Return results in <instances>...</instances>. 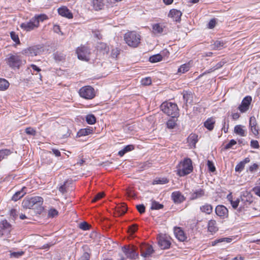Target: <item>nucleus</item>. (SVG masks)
<instances>
[{
    "mask_svg": "<svg viewBox=\"0 0 260 260\" xmlns=\"http://www.w3.org/2000/svg\"><path fill=\"white\" fill-rule=\"evenodd\" d=\"M157 240L158 244L161 249H166L170 247L171 242L165 235H159L157 238Z\"/></svg>",
    "mask_w": 260,
    "mask_h": 260,
    "instance_id": "14",
    "label": "nucleus"
},
{
    "mask_svg": "<svg viewBox=\"0 0 260 260\" xmlns=\"http://www.w3.org/2000/svg\"><path fill=\"white\" fill-rule=\"evenodd\" d=\"M223 45L224 43L222 41H216L214 44V47L217 50H219Z\"/></svg>",
    "mask_w": 260,
    "mask_h": 260,
    "instance_id": "48",
    "label": "nucleus"
},
{
    "mask_svg": "<svg viewBox=\"0 0 260 260\" xmlns=\"http://www.w3.org/2000/svg\"><path fill=\"white\" fill-rule=\"evenodd\" d=\"M205 190L203 189L199 188L192 190L190 193V199L195 200L204 196Z\"/></svg>",
    "mask_w": 260,
    "mask_h": 260,
    "instance_id": "17",
    "label": "nucleus"
},
{
    "mask_svg": "<svg viewBox=\"0 0 260 260\" xmlns=\"http://www.w3.org/2000/svg\"><path fill=\"white\" fill-rule=\"evenodd\" d=\"M25 133L27 134L31 135V136H35L36 134V130L34 128L30 127H27L25 129Z\"/></svg>",
    "mask_w": 260,
    "mask_h": 260,
    "instance_id": "50",
    "label": "nucleus"
},
{
    "mask_svg": "<svg viewBox=\"0 0 260 260\" xmlns=\"http://www.w3.org/2000/svg\"><path fill=\"white\" fill-rule=\"evenodd\" d=\"M79 93L80 96L87 100L92 99L95 96L94 89L90 86L82 87Z\"/></svg>",
    "mask_w": 260,
    "mask_h": 260,
    "instance_id": "8",
    "label": "nucleus"
},
{
    "mask_svg": "<svg viewBox=\"0 0 260 260\" xmlns=\"http://www.w3.org/2000/svg\"><path fill=\"white\" fill-rule=\"evenodd\" d=\"M241 204L239 210L242 211V208L247 207L253 202V197L251 193L247 191H243L240 196Z\"/></svg>",
    "mask_w": 260,
    "mask_h": 260,
    "instance_id": "6",
    "label": "nucleus"
},
{
    "mask_svg": "<svg viewBox=\"0 0 260 260\" xmlns=\"http://www.w3.org/2000/svg\"><path fill=\"white\" fill-rule=\"evenodd\" d=\"M137 209L140 214H143L145 211V207L143 204H140L136 206Z\"/></svg>",
    "mask_w": 260,
    "mask_h": 260,
    "instance_id": "53",
    "label": "nucleus"
},
{
    "mask_svg": "<svg viewBox=\"0 0 260 260\" xmlns=\"http://www.w3.org/2000/svg\"><path fill=\"white\" fill-rule=\"evenodd\" d=\"M58 14L61 16L69 19L73 18V14L66 7H60L58 9Z\"/></svg>",
    "mask_w": 260,
    "mask_h": 260,
    "instance_id": "19",
    "label": "nucleus"
},
{
    "mask_svg": "<svg viewBox=\"0 0 260 260\" xmlns=\"http://www.w3.org/2000/svg\"><path fill=\"white\" fill-rule=\"evenodd\" d=\"M258 165L257 164H253L249 167L248 170L250 172L253 173L257 171Z\"/></svg>",
    "mask_w": 260,
    "mask_h": 260,
    "instance_id": "52",
    "label": "nucleus"
},
{
    "mask_svg": "<svg viewBox=\"0 0 260 260\" xmlns=\"http://www.w3.org/2000/svg\"><path fill=\"white\" fill-rule=\"evenodd\" d=\"M176 124V121L174 119H170L166 123L167 126L168 128H174Z\"/></svg>",
    "mask_w": 260,
    "mask_h": 260,
    "instance_id": "42",
    "label": "nucleus"
},
{
    "mask_svg": "<svg viewBox=\"0 0 260 260\" xmlns=\"http://www.w3.org/2000/svg\"><path fill=\"white\" fill-rule=\"evenodd\" d=\"M25 188H26L24 187L21 189V190L17 191L12 197V200L14 201H17L20 198L23 197L24 195L26 193V192L24 191V189Z\"/></svg>",
    "mask_w": 260,
    "mask_h": 260,
    "instance_id": "28",
    "label": "nucleus"
},
{
    "mask_svg": "<svg viewBox=\"0 0 260 260\" xmlns=\"http://www.w3.org/2000/svg\"><path fill=\"white\" fill-rule=\"evenodd\" d=\"M244 126L241 125H237L234 127V132L237 135L242 137H245L246 135V132L243 129Z\"/></svg>",
    "mask_w": 260,
    "mask_h": 260,
    "instance_id": "27",
    "label": "nucleus"
},
{
    "mask_svg": "<svg viewBox=\"0 0 260 260\" xmlns=\"http://www.w3.org/2000/svg\"><path fill=\"white\" fill-rule=\"evenodd\" d=\"M10 36L12 40L15 42L16 44H20V40L18 36L14 31L10 32Z\"/></svg>",
    "mask_w": 260,
    "mask_h": 260,
    "instance_id": "43",
    "label": "nucleus"
},
{
    "mask_svg": "<svg viewBox=\"0 0 260 260\" xmlns=\"http://www.w3.org/2000/svg\"><path fill=\"white\" fill-rule=\"evenodd\" d=\"M40 51L39 48L36 46L30 47L24 50V52L25 54L31 56L37 55Z\"/></svg>",
    "mask_w": 260,
    "mask_h": 260,
    "instance_id": "18",
    "label": "nucleus"
},
{
    "mask_svg": "<svg viewBox=\"0 0 260 260\" xmlns=\"http://www.w3.org/2000/svg\"><path fill=\"white\" fill-rule=\"evenodd\" d=\"M183 99L186 104H191L193 102V94L190 91H183Z\"/></svg>",
    "mask_w": 260,
    "mask_h": 260,
    "instance_id": "24",
    "label": "nucleus"
},
{
    "mask_svg": "<svg viewBox=\"0 0 260 260\" xmlns=\"http://www.w3.org/2000/svg\"><path fill=\"white\" fill-rule=\"evenodd\" d=\"M127 208L126 205L124 203H122L121 205L117 207V211L119 216H121L125 214L126 212Z\"/></svg>",
    "mask_w": 260,
    "mask_h": 260,
    "instance_id": "34",
    "label": "nucleus"
},
{
    "mask_svg": "<svg viewBox=\"0 0 260 260\" xmlns=\"http://www.w3.org/2000/svg\"><path fill=\"white\" fill-rule=\"evenodd\" d=\"M43 199L41 197H26L23 201L22 205L24 208L30 209L41 206Z\"/></svg>",
    "mask_w": 260,
    "mask_h": 260,
    "instance_id": "5",
    "label": "nucleus"
},
{
    "mask_svg": "<svg viewBox=\"0 0 260 260\" xmlns=\"http://www.w3.org/2000/svg\"><path fill=\"white\" fill-rule=\"evenodd\" d=\"M241 202V200H240V199H237L236 201H233L231 203V204L232 205V207L236 209L237 208V207H238L239 206V203Z\"/></svg>",
    "mask_w": 260,
    "mask_h": 260,
    "instance_id": "57",
    "label": "nucleus"
},
{
    "mask_svg": "<svg viewBox=\"0 0 260 260\" xmlns=\"http://www.w3.org/2000/svg\"><path fill=\"white\" fill-rule=\"evenodd\" d=\"M251 101L252 98L250 96L245 97L238 107L239 110L242 113L246 112L249 108Z\"/></svg>",
    "mask_w": 260,
    "mask_h": 260,
    "instance_id": "13",
    "label": "nucleus"
},
{
    "mask_svg": "<svg viewBox=\"0 0 260 260\" xmlns=\"http://www.w3.org/2000/svg\"><path fill=\"white\" fill-rule=\"evenodd\" d=\"M141 255L144 257H149L154 252L153 247L151 245L142 244L140 245Z\"/></svg>",
    "mask_w": 260,
    "mask_h": 260,
    "instance_id": "12",
    "label": "nucleus"
},
{
    "mask_svg": "<svg viewBox=\"0 0 260 260\" xmlns=\"http://www.w3.org/2000/svg\"><path fill=\"white\" fill-rule=\"evenodd\" d=\"M193 170L192 161L189 158H185L177 166V174L180 177L186 176Z\"/></svg>",
    "mask_w": 260,
    "mask_h": 260,
    "instance_id": "2",
    "label": "nucleus"
},
{
    "mask_svg": "<svg viewBox=\"0 0 260 260\" xmlns=\"http://www.w3.org/2000/svg\"><path fill=\"white\" fill-rule=\"evenodd\" d=\"M190 69L189 63H185L181 65L178 70V72L180 73H185L189 71Z\"/></svg>",
    "mask_w": 260,
    "mask_h": 260,
    "instance_id": "38",
    "label": "nucleus"
},
{
    "mask_svg": "<svg viewBox=\"0 0 260 260\" xmlns=\"http://www.w3.org/2000/svg\"><path fill=\"white\" fill-rule=\"evenodd\" d=\"M9 86V83L5 79L0 78V90H5Z\"/></svg>",
    "mask_w": 260,
    "mask_h": 260,
    "instance_id": "35",
    "label": "nucleus"
},
{
    "mask_svg": "<svg viewBox=\"0 0 260 260\" xmlns=\"http://www.w3.org/2000/svg\"><path fill=\"white\" fill-rule=\"evenodd\" d=\"M171 198L175 204H180L185 200V198L180 191H174L172 193Z\"/></svg>",
    "mask_w": 260,
    "mask_h": 260,
    "instance_id": "16",
    "label": "nucleus"
},
{
    "mask_svg": "<svg viewBox=\"0 0 260 260\" xmlns=\"http://www.w3.org/2000/svg\"><path fill=\"white\" fill-rule=\"evenodd\" d=\"M11 153V151L9 149L0 150V161L6 158L8 155Z\"/></svg>",
    "mask_w": 260,
    "mask_h": 260,
    "instance_id": "36",
    "label": "nucleus"
},
{
    "mask_svg": "<svg viewBox=\"0 0 260 260\" xmlns=\"http://www.w3.org/2000/svg\"><path fill=\"white\" fill-rule=\"evenodd\" d=\"M165 28L162 24L156 23L152 25L153 32L155 34H160L164 31Z\"/></svg>",
    "mask_w": 260,
    "mask_h": 260,
    "instance_id": "26",
    "label": "nucleus"
},
{
    "mask_svg": "<svg viewBox=\"0 0 260 260\" xmlns=\"http://www.w3.org/2000/svg\"><path fill=\"white\" fill-rule=\"evenodd\" d=\"M245 165L242 163L241 161H240L239 163H238L236 167H235V171L241 172L243 169L244 168Z\"/></svg>",
    "mask_w": 260,
    "mask_h": 260,
    "instance_id": "49",
    "label": "nucleus"
},
{
    "mask_svg": "<svg viewBox=\"0 0 260 260\" xmlns=\"http://www.w3.org/2000/svg\"><path fill=\"white\" fill-rule=\"evenodd\" d=\"M174 234L176 237L180 241H184L186 239L184 232L180 228H175Z\"/></svg>",
    "mask_w": 260,
    "mask_h": 260,
    "instance_id": "23",
    "label": "nucleus"
},
{
    "mask_svg": "<svg viewBox=\"0 0 260 260\" xmlns=\"http://www.w3.org/2000/svg\"><path fill=\"white\" fill-rule=\"evenodd\" d=\"M122 252L125 254L126 257L131 259H135L138 257V253L136 251L135 247H130L129 246H124L121 248Z\"/></svg>",
    "mask_w": 260,
    "mask_h": 260,
    "instance_id": "11",
    "label": "nucleus"
},
{
    "mask_svg": "<svg viewBox=\"0 0 260 260\" xmlns=\"http://www.w3.org/2000/svg\"><path fill=\"white\" fill-rule=\"evenodd\" d=\"M257 122L256 121V119L254 116H252L249 119V127L250 128L252 127H253L255 124H256Z\"/></svg>",
    "mask_w": 260,
    "mask_h": 260,
    "instance_id": "61",
    "label": "nucleus"
},
{
    "mask_svg": "<svg viewBox=\"0 0 260 260\" xmlns=\"http://www.w3.org/2000/svg\"><path fill=\"white\" fill-rule=\"evenodd\" d=\"M141 82L143 85H149L151 84L152 80L150 77H146L142 79Z\"/></svg>",
    "mask_w": 260,
    "mask_h": 260,
    "instance_id": "45",
    "label": "nucleus"
},
{
    "mask_svg": "<svg viewBox=\"0 0 260 260\" xmlns=\"http://www.w3.org/2000/svg\"><path fill=\"white\" fill-rule=\"evenodd\" d=\"M216 215L221 218H225L228 216V210L223 205H218L215 208Z\"/></svg>",
    "mask_w": 260,
    "mask_h": 260,
    "instance_id": "15",
    "label": "nucleus"
},
{
    "mask_svg": "<svg viewBox=\"0 0 260 260\" xmlns=\"http://www.w3.org/2000/svg\"><path fill=\"white\" fill-rule=\"evenodd\" d=\"M118 258H107L104 259V260H124V257H123L122 254L121 253H118Z\"/></svg>",
    "mask_w": 260,
    "mask_h": 260,
    "instance_id": "64",
    "label": "nucleus"
},
{
    "mask_svg": "<svg viewBox=\"0 0 260 260\" xmlns=\"http://www.w3.org/2000/svg\"><path fill=\"white\" fill-rule=\"evenodd\" d=\"M86 121L89 124H93L96 122V118L94 115L88 114L86 116Z\"/></svg>",
    "mask_w": 260,
    "mask_h": 260,
    "instance_id": "39",
    "label": "nucleus"
},
{
    "mask_svg": "<svg viewBox=\"0 0 260 260\" xmlns=\"http://www.w3.org/2000/svg\"><path fill=\"white\" fill-rule=\"evenodd\" d=\"M58 211L54 208H51L48 211V217L53 218L58 215Z\"/></svg>",
    "mask_w": 260,
    "mask_h": 260,
    "instance_id": "44",
    "label": "nucleus"
},
{
    "mask_svg": "<svg viewBox=\"0 0 260 260\" xmlns=\"http://www.w3.org/2000/svg\"><path fill=\"white\" fill-rule=\"evenodd\" d=\"M48 19V17L44 14L35 15L29 21L25 22L20 24V27L24 30L29 31L39 26L40 22Z\"/></svg>",
    "mask_w": 260,
    "mask_h": 260,
    "instance_id": "1",
    "label": "nucleus"
},
{
    "mask_svg": "<svg viewBox=\"0 0 260 260\" xmlns=\"http://www.w3.org/2000/svg\"><path fill=\"white\" fill-rule=\"evenodd\" d=\"M207 166L210 171L213 172L215 171V167L211 161L209 160L207 161Z\"/></svg>",
    "mask_w": 260,
    "mask_h": 260,
    "instance_id": "51",
    "label": "nucleus"
},
{
    "mask_svg": "<svg viewBox=\"0 0 260 260\" xmlns=\"http://www.w3.org/2000/svg\"><path fill=\"white\" fill-rule=\"evenodd\" d=\"M213 209V206L208 203H205L200 207L201 212L208 215L212 213Z\"/></svg>",
    "mask_w": 260,
    "mask_h": 260,
    "instance_id": "22",
    "label": "nucleus"
},
{
    "mask_svg": "<svg viewBox=\"0 0 260 260\" xmlns=\"http://www.w3.org/2000/svg\"><path fill=\"white\" fill-rule=\"evenodd\" d=\"M169 17L172 18L176 21H179L181 20L182 12L176 9H172L170 11Z\"/></svg>",
    "mask_w": 260,
    "mask_h": 260,
    "instance_id": "20",
    "label": "nucleus"
},
{
    "mask_svg": "<svg viewBox=\"0 0 260 260\" xmlns=\"http://www.w3.org/2000/svg\"><path fill=\"white\" fill-rule=\"evenodd\" d=\"M164 206L162 204H159L155 201H153L151 203V209L158 210L162 209Z\"/></svg>",
    "mask_w": 260,
    "mask_h": 260,
    "instance_id": "41",
    "label": "nucleus"
},
{
    "mask_svg": "<svg viewBox=\"0 0 260 260\" xmlns=\"http://www.w3.org/2000/svg\"><path fill=\"white\" fill-rule=\"evenodd\" d=\"M105 195L104 192H101L96 194L92 200V202L94 203L102 199Z\"/></svg>",
    "mask_w": 260,
    "mask_h": 260,
    "instance_id": "47",
    "label": "nucleus"
},
{
    "mask_svg": "<svg viewBox=\"0 0 260 260\" xmlns=\"http://www.w3.org/2000/svg\"><path fill=\"white\" fill-rule=\"evenodd\" d=\"M54 58L56 60L62 61L64 59V56L62 54L57 52L54 54Z\"/></svg>",
    "mask_w": 260,
    "mask_h": 260,
    "instance_id": "54",
    "label": "nucleus"
},
{
    "mask_svg": "<svg viewBox=\"0 0 260 260\" xmlns=\"http://www.w3.org/2000/svg\"><path fill=\"white\" fill-rule=\"evenodd\" d=\"M188 142L191 148H194L197 142V136L194 134L189 136Z\"/></svg>",
    "mask_w": 260,
    "mask_h": 260,
    "instance_id": "32",
    "label": "nucleus"
},
{
    "mask_svg": "<svg viewBox=\"0 0 260 260\" xmlns=\"http://www.w3.org/2000/svg\"><path fill=\"white\" fill-rule=\"evenodd\" d=\"M252 190L255 194L260 197V183L258 185L253 187Z\"/></svg>",
    "mask_w": 260,
    "mask_h": 260,
    "instance_id": "62",
    "label": "nucleus"
},
{
    "mask_svg": "<svg viewBox=\"0 0 260 260\" xmlns=\"http://www.w3.org/2000/svg\"><path fill=\"white\" fill-rule=\"evenodd\" d=\"M7 62L12 68H19L22 64V60L21 57L17 54L10 55L7 58Z\"/></svg>",
    "mask_w": 260,
    "mask_h": 260,
    "instance_id": "10",
    "label": "nucleus"
},
{
    "mask_svg": "<svg viewBox=\"0 0 260 260\" xmlns=\"http://www.w3.org/2000/svg\"><path fill=\"white\" fill-rule=\"evenodd\" d=\"M91 6L95 11L102 10L105 6L104 0H92Z\"/></svg>",
    "mask_w": 260,
    "mask_h": 260,
    "instance_id": "21",
    "label": "nucleus"
},
{
    "mask_svg": "<svg viewBox=\"0 0 260 260\" xmlns=\"http://www.w3.org/2000/svg\"><path fill=\"white\" fill-rule=\"evenodd\" d=\"M124 39L129 46L136 47L140 43L141 36L136 31H128L125 34Z\"/></svg>",
    "mask_w": 260,
    "mask_h": 260,
    "instance_id": "4",
    "label": "nucleus"
},
{
    "mask_svg": "<svg viewBox=\"0 0 260 260\" xmlns=\"http://www.w3.org/2000/svg\"><path fill=\"white\" fill-rule=\"evenodd\" d=\"M90 255L87 252H84L79 260H89Z\"/></svg>",
    "mask_w": 260,
    "mask_h": 260,
    "instance_id": "63",
    "label": "nucleus"
},
{
    "mask_svg": "<svg viewBox=\"0 0 260 260\" xmlns=\"http://www.w3.org/2000/svg\"><path fill=\"white\" fill-rule=\"evenodd\" d=\"M162 111L168 116L173 118L177 117L179 114L177 105L174 103L165 102L160 106Z\"/></svg>",
    "mask_w": 260,
    "mask_h": 260,
    "instance_id": "3",
    "label": "nucleus"
},
{
    "mask_svg": "<svg viewBox=\"0 0 260 260\" xmlns=\"http://www.w3.org/2000/svg\"><path fill=\"white\" fill-rule=\"evenodd\" d=\"M134 148L135 147L133 145H128L118 152V155L120 156H123L126 152L134 150Z\"/></svg>",
    "mask_w": 260,
    "mask_h": 260,
    "instance_id": "31",
    "label": "nucleus"
},
{
    "mask_svg": "<svg viewBox=\"0 0 260 260\" xmlns=\"http://www.w3.org/2000/svg\"><path fill=\"white\" fill-rule=\"evenodd\" d=\"M119 52L120 51L117 48L113 49L111 52V56L114 58H117L119 54Z\"/></svg>",
    "mask_w": 260,
    "mask_h": 260,
    "instance_id": "60",
    "label": "nucleus"
},
{
    "mask_svg": "<svg viewBox=\"0 0 260 260\" xmlns=\"http://www.w3.org/2000/svg\"><path fill=\"white\" fill-rule=\"evenodd\" d=\"M232 239L230 238H222L218 239H216L212 242V246H215L217 244L221 242L230 243L232 241Z\"/></svg>",
    "mask_w": 260,
    "mask_h": 260,
    "instance_id": "33",
    "label": "nucleus"
},
{
    "mask_svg": "<svg viewBox=\"0 0 260 260\" xmlns=\"http://www.w3.org/2000/svg\"><path fill=\"white\" fill-rule=\"evenodd\" d=\"M12 230V225L6 219L0 222V235L5 238H9Z\"/></svg>",
    "mask_w": 260,
    "mask_h": 260,
    "instance_id": "7",
    "label": "nucleus"
},
{
    "mask_svg": "<svg viewBox=\"0 0 260 260\" xmlns=\"http://www.w3.org/2000/svg\"><path fill=\"white\" fill-rule=\"evenodd\" d=\"M216 22L215 19H212L208 23V28L210 29L213 28L216 25Z\"/></svg>",
    "mask_w": 260,
    "mask_h": 260,
    "instance_id": "59",
    "label": "nucleus"
},
{
    "mask_svg": "<svg viewBox=\"0 0 260 260\" xmlns=\"http://www.w3.org/2000/svg\"><path fill=\"white\" fill-rule=\"evenodd\" d=\"M162 58V56L160 54H157L150 56L149 58V61L151 62L154 63L161 61Z\"/></svg>",
    "mask_w": 260,
    "mask_h": 260,
    "instance_id": "37",
    "label": "nucleus"
},
{
    "mask_svg": "<svg viewBox=\"0 0 260 260\" xmlns=\"http://www.w3.org/2000/svg\"><path fill=\"white\" fill-rule=\"evenodd\" d=\"M79 227L83 230H87L89 228V225L86 222H83L80 224Z\"/></svg>",
    "mask_w": 260,
    "mask_h": 260,
    "instance_id": "58",
    "label": "nucleus"
},
{
    "mask_svg": "<svg viewBox=\"0 0 260 260\" xmlns=\"http://www.w3.org/2000/svg\"><path fill=\"white\" fill-rule=\"evenodd\" d=\"M208 230L211 233H215L218 231L216 222L215 220L211 219L208 221Z\"/></svg>",
    "mask_w": 260,
    "mask_h": 260,
    "instance_id": "25",
    "label": "nucleus"
},
{
    "mask_svg": "<svg viewBox=\"0 0 260 260\" xmlns=\"http://www.w3.org/2000/svg\"><path fill=\"white\" fill-rule=\"evenodd\" d=\"M169 182V180L166 178H156L153 182V184H165Z\"/></svg>",
    "mask_w": 260,
    "mask_h": 260,
    "instance_id": "40",
    "label": "nucleus"
},
{
    "mask_svg": "<svg viewBox=\"0 0 260 260\" xmlns=\"http://www.w3.org/2000/svg\"><path fill=\"white\" fill-rule=\"evenodd\" d=\"M250 129L254 135L257 136L258 135L259 128L257 124H255L253 127H252Z\"/></svg>",
    "mask_w": 260,
    "mask_h": 260,
    "instance_id": "56",
    "label": "nucleus"
},
{
    "mask_svg": "<svg viewBox=\"0 0 260 260\" xmlns=\"http://www.w3.org/2000/svg\"><path fill=\"white\" fill-rule=\"evenodd\" d=\"M93 130L91 128H86L81 129L77 133V136L79 137L87 136L92 133Z\"/></svg>",
    "mask_w": 260,
    "mask_h": 260,
    "instance_id": "30",
    "label": "nucleus"
},
{
    "mask_svg": "<svg viewBox=\"0 0 260 260\" xmlns=\"http://www.w3.org/2000/svg\"><path fill=\"white\" fill-rule=\"evenodd\" d=\"M76 53L80 60L87 61L90 59V52L87 47L81 46L78 47L76 50Z\"/></svg>",
    "mask_w": 260,
    "mask_h": 260,
    "instance_id": "9",
    "label": "nucleus"
},
{
    "mask_svg": "<svg viewBox=\"0 0 260 260\" xmlns=\"http://www.w3.org/2000/svg\"><path fill=\"white\" fill-rule=\"evenodd\" d=\"M237 144V142L234 140H231L230 142L228 143L224 147V150H228L232 148L233 146Z\"/></svg>",
    "mask_w": 260,
    "mask_h": 260,
    "instance_id": "46",
    "label": "nucleus"
},
{
    "mask_svg": "<svg viewBox=\"0 0 260 260\" xmlns=\"http://www.w3.org/2000/svg\"><path fill=\"white\" fill-rule=\"evenodd\" d=\"M215 122L213 118H209L204 122V126L208 130L211 131L214 128Z\"/></svg>",
    "mask_w": 260,
    "mask_h": 260,
    "instance_id": "29",
    "label": "nucleus"
},
{
    "mask_svg": "<svg viewBox=\"0 0 260 260\" xmlns=\"http://www.w3.org/2000/svg\"><path fill=\"white\" fill-rule=\"evenodd\" d=\"M250 146L254 149H258L259 147V143L257 140H252L250 142Z\"/></svg>",
    "mask_w": 260,
    "mask_h": 260,
    "instance_id": "55",
    "label": "nucleus"
}]
</instances>
